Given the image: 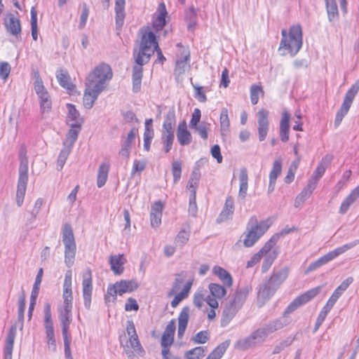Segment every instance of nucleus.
<instances>
[{"label":"nucleus","instance_id":"1","mask_svg":"<svg viewBox=\"0 0 359 359\" xmlns=\"http://www.w3.org/2000/svg\"><path fill=\"white\" fill-rule=\"evenodd\" d=\"M142 33L140 50L135 57L136 64L143 65L149 62L150 57L156 51L157 53L156 62L163 63L165 57L163 56L161 48L156 39V36L154 32L149 29V27L145 29H142Z\"/></svg>","mask_w":359,"mask_h":359},{"label":"nucleus","instance_id":"2","mask_svg":"<svg viewBox=\"0 0 359 359\" xmlns=\"http://www.w3.org/2000/svg\"><path fill=\"white\" fill-rule=\"evenodd\" d=\"M290 273L288 267L273 271L271 276L259 286L257 291L258 299L265 302L271 299L276 290L287 278Z\"/></svg>","mask_w":359,"mask_h":359},{"label":"nucleus","instance_id":"3","mask_svg":"<svg viewBox=\"0 0 359 359\" xmlns=\"http://www.w3.org/2000/svg\"><path fill=\"white\" fill-rule=\"evenodd\" d=\"M282 39L280 43L279 50H285L294 56L301 49L303 44L302 29L299 25L292 26L288 33L285 29L281 31Z\"/></svg>","mask_w":359,"mask_h":359},{"label":"nucleus","instance_id":"4","mask_svg":"<svg viewBox=\"0 0 359 359\" xmlns=\"http://www.w3.org/2000/svg\"><path fill=\"white\" fill-rule=\"evenodd\" d=\"M18 158L20 166L16 191V203L18 206L20 207L23 203L28 182V158L27 156V149L25 145L20 147Z\"/></svg>","mask_w":359,"mask_h":359},{"label":"nucleus","instance_id":"5","mask_svg":"<svg viewBox=\"0 0 359 359\" xmlns=\"http://www.w3.org/2000/svg\"><path fill=\"white\" fill-rule=\"evenodd\" d=\"M113 73L110 66L102 63L89 73L85 83L102 92L106 88L107 82L111 79Z\"/></svg>","mask_w":359,"mask_h":359},{"label":"nucleus","instance_id":"6","mask_svg":"<svg viewBox=\"0 0 359 359\" xmlns=\"http://www.w3.org/2000/svg\"><path fill=\"white\" fill-rule=\"evenodd\" d=\"M269 222L262 221L259 223L255 216L250 218L244 233L243 244L245 247H252L269 228Z\"/></svg>","mask_w":359,"mask_h":359},{"label":"nucleus","instance_id":"7","mask_svg":"<svg viewBox=\"0 0 359 359\" xmlns=\"http://www.w3.org/2000/svg\"><path fill=\"white\" fill-rule=\"evenodd\" d=\"M358 244H359V240H355L353 242L338 247L332 251H330L327 254L318 258L315 262L311 263L304 271V274H309V273L318 269L323 265H325L328 262L332 261L336 257L342 255L347 250L354 248Z\"/></svg>","mask_w":359,"mask_h":359},{"label":"nucleus","instance_id":"8","mask_svg":"<svg viewBox=\"0 0 359 359\" xmlns=\"http://www.w3.org/2000/svg\"><path fill=\"white\" fill-rule=\"evenodd\" d=\"M62 234V243L65 245V263L68 268H70L75 261L76 245L73 229L69 224H64Z\"/></svg>","mask_w":359,"mask_h":359},{"label":"nucleus","instance_id":"9","mask_svg":"<svg viewBox=\"0 0 359 359\" xmlns=\"http://www.w3.org/2000/svg\"><path fill=\"white\" fill-rule=\"evenodd\" d=\"M126 332L129 339L126 344L122 345V346L128 358L131 359L134 356V353H136L140 356H143L145 351L140 344L135 324L132 320L127 321Z\"/></svg>","mask_w":359,"mask_h":359},{"label":"nucleus","instance_id":"10","mask_svg":"<svg viewBox=\"0 0 359 359\" xmlns=\"http://www.w3.org/2000/svg\"><path fill=\"white\" fill-rule=\"evenodd\" d=\"M322 285L313 287L297 297L286 308L283 313V316H285L287 314L292 313L299 306L306 304L307 302L313 299L314 297H316L318 294L320 293V292L322 291Z\"/></svg>","mask_w":359,"mask_h":359},{"label":"nucleus","instance_id":"11","mask_svg":"<svg viewBox=\"0 0 359 359\" xmlns=\"http://www.w3.org/2000/svg\"><path fill=\"white\" fill-rule=\"evenodd\" d=\"M82 280V292L84 302V306L88 310L90 309L91 305V298L93 293V280L92 272L90 269H88L83 273Z\"/></svg>","mask_w":359,"mask_h":359},{"label":"nucleus","instance_id":"12","mask_svg":"<svg viewBox=\"0 0 359 359\" xmlns=\"http://www.w3.org/2000/svg\"><path fill=\"white\" fill-rule=\"evenodd\" d=\"M175 328V320L172 319L166 326L161 337L162 355L165 356L166 354L169 353V346L173 343Z\"/></svg>","mask_w":359,"mask_h":359},{"label":"nucleus","instance_id":"13","mask_svg":"<svg viewBox=\"0 0 359 359\" xmlns=\"http://www.w3.org/2000/svg\"><path fill=\"white\" fill-rule=\"evenodd\" d=\"M359 91V79L352 85L350 89L346 92L343 103L337 111V114L345 116L349 111L353 101Z\"/></svg>","mask_w":359,"mask_h":359},{"label":"nucleus","instance_id":"14","mask_svg":"<svg viewBox=\"0 0 359 359\" xmlns=\"http://www.w3.org/2000/svg\"><path fill=\"white\" fill-rule=\"evenodd\" d=\"M269 111L264 109L257 112L258 136L259 140L262 142L265 140L269 128Z\"/></svg>","mask_w":359,"mask_h":359},{"label":"nucleus","instance_id":"15","mask_svg":"<svg viewBox=\"0 0 359 359\" xmlns=\"http://www.w3.org/2000/svg\"><path fill=\"white\" fill-rule=\"evenodd\" d=\"M72 307H58L59 319L62 327V334H69V325L72 321Z\"/></svg>","mask_w":359,"mask_h":359},{"label":"nucleus","instance_id":"16","mask_svg":"<svg viewBox=\"0 0 359 359\" xmlns=\"http://www.w3.org/2000/svg\"><path fill=\"white\" fill-rule=\"evenodd\" d=\"M4 25L8 32L18 36L21 33V24L19 18L12 13H7L4 20Z\"/></svg>","mask_w":359,"mask_h":359},{"label":"nucleus","instance_id":"17","mask_svg":"<svg viewBox=\"0 0 359 359\" xmlns=\"http://www.w3.org/2000/svg\"><path fill=\"white\" fill-rule=\"evenodd\" d=\"M85 86L86 88L83 97V104L85 108L91 109L102 91L96 88H93L86 83H85Z\"/></svg>","mask_w":359,"mask_h":359},{"label":"nucleus","instance_id":"18","mask_svg":"<svg viewBox=\"0 0 359 359\" xmlns=\"http://www.w3.org/2000/svg\"><path fill=\"white\" fill-rule=\"evenodd\" d=\"M234 212V201L232 196L226 198L224 206L217 219V223L224 222L232 217Z\"/></svg>","mask_w":359,"mask_h":359},{"label":"nucleus","instance_id":"19","mask_svg":"<svg viewBox=\"0 0 359 359\" xmlns=\"http://www.w3.org/2000/svg\"><path fill=\"white\" fill-rule=\"evenodd\" d=\"M17 332V326L13 325L11 327L6 339L4 348V359H12L14 341Z\"/></svg>","mask_w":359,"mask_h":359},{"label":"nucleus","instance_id":"20","mask_svg":"<svg viewBox=\"0 0 359 359\" xmlns=\"http://www.w3.org/2000/svg\"><path fill=\"white\" fill-rule=\"evenodd\" d=\"M177 138L180 144L182 146L188 145L191 142L192 136L190 132L187 130L185 121H182L179 123L177 130Z\"/></svg>","mask_w":359,"mask_h":359},{"label":"nucleus","instance_id":"21","mask_svg":"<svg viewBox=\"0 0 359 359\" xmlns=\"http://www.w3.org/2000/svg\"><path fill=\"white\" fill-rule=\"evenodd\" d=\"M190 309L189 306H184L182 308L181 312L178 316V330L177 337L182 338L187 329L189 318Z\"/></svg>","mask_w":359,"mask_h":359},{"label":"nucleus","instance_id":"22","mask_svg":"<svg viewBox=\"0 0 359 359\" xmlns=\"http://www.w3.org/2000/svg\"><path fill=\"white\" fill-rule=\"evenodd\" d=\"M78 123H69L70 129L68 131L65 141L63 142L64 147L72 148L74 142L77 140L79 133L81 130V125Z\"/></svg>","mask_w":359,"mask_h":359},{"label":"nucleus","instance_id":"23","mask_svg":"<svg viewBox=\"0 0 359 359\" xmlns=\"http://www.w3.org/2000/svg\"><path fill=\"white\" fill-rule=\"evenodd\" d=\"M240 310V309L237 308L234 305L231 303H228L223 311L221 318V326L226 327L231 320L235 317L237 312Z\"/></svg>","mask_w":359,"mask_h":359},{"label":"nucleus","instance_id":"24","mask_svg":"<svg viewBox=\"0 0 359 359\" xmlns=\"http://www.w3.org/2000/svg\"><path fill=\"white\" fill-rule=\"evenodd\" d=\"M57 79L60 85L69 93L74 91L75 86L72 83L70 76L67 71L60 69L57 72Z\"/></svg>","mask_w":359,"mask_h":359},{"label":"nucleus","instance_id":"25","mask_svg":"<svg viewBox=\"0 0 359 359\" xmlns=\"http://www.w3.org/2000/svg\"><path fill=\"white\" fill-rule=\"evenodd\" d=\"M359 198V185L355 187L351 194L344 200L339 208V213L345 214L350 206Z\"/></svg>","mask_w":359,"mask_h":359},{"label":"nucleus","instance_id":"26","mask_svg":"<svg viewBox=\"0 0 359 359\" xmlns=\"http://www.w3.org/2000/svg\"><path fill=\"white\" fill-rule=\"evenodd\" d=\"M249 291L250 288L248 287L237 289L232 301L229 303L241 309L247 299Z\"/></svg>","mask_w":359,"mask_h":359},{"label":"nucleus","instance_id":"27","mask_svg":"<svg viewBox=\"0 0 359 359\" xmlns=\"http://www.w3.org/2000/svg\"><path fill=\"white\" fill-rule=\"evenodd\" d=\"M248 170L245 168H242L239 172V191L238 198L245 199L247 195V191L248 189Z\"/></svg>","mask_w":359,"mask_h":359},{"label":"nucleus","instance_id":"28","mask_svg":"<svg viewBox=\"0 0 359 359\" xmlns=\"http://www.w3.org/2000/svg\"><path fill=\"white\" fill-rule=\"evenodd\" d=\"M125 4L126 0H116V25L118 29H121L123 25L125 19Z\"/></svg>","mask_w":359,"mask_h":359},{"label":"nucleus","instance_id":"29","mask_svg":"<svg viewBox=\"0 0 359 359\" xmlns=\"http://www.w3.org/2000/svg\"><path fill=\"white\" fill-rule=\"evenodd\" d=\"M158 16L154 19L152 22L153 28L158 32L161 30L165 25V15H167V11L165 8V6L163 3L160 4L158 6Z\"/></svg>","mask_w":359,"mask_h":359},{"label":"nucleus","instance_id":"30","mask_svg":"<svg viewBox=\"0 0 359 359\" xmlns=\"http://www.w3.org/2000/svg\"><path fill=\"white\" fill-rule=\"evenodd\" d=\"M110 169V164L109 162L102 163L97 170V185L99 188L102 187L108 178V175Z\"/></svg>","mask_w":359,"mask_h":359},{"label":"nucleus","instance_id":"31","mask_svg":"<svg viewBox=\"0 0 359 359\" xmlns=\"http://www.w3.org/2000/svg\"><path fill=\"white\" fill-rule=\"evenodd\" d=\"M212 272L226 286L231 287L233 285V278L231 274L224 268L215 266Z\"/></svg>","mask_w":359,"mask_h":359},{"label":"nucleus","instance_id":"32","mask_svg":"<svg viewBox=\"0 0 359 359\" xmlns=\"http://www.w3.org/2000/svg\"><path fill=\"white\" fill-rule=\"evenodd\" d=\"M125 263V259L123 255H118V256H110L109 264L111 265V269L116 275H120L123 271V264Z\"/></svg>","mask_w":359,"mask_h":359},{"label":"nucleus","instance_id":"33","mask_svg":"<svg viewBox=\"0 0 359 359\" xmlns=\"http://www.w3.org/2000/svg\"><path fill=\"white\" fill-rule=\"evenodd\" d=\"M116 287L118 288L119 295H123L126 292H132L138 287V284L135 280H121L116 282Z\"/></svg>","mask_w":359,"mask_h":359},{"label":"nucleus","instance_id":"34","mask_svg":"<svg viewBox=\"0 0 359 359\" xmlns=\"http://www.w3.org/2000/svg\"><path fill=\"white\" fill-rule=\"evenodd\" d=\"M175 124L176 117L175 111L170 110L165 116L162 132H174Z\"/></svg>","mask_w":359,"mask_h":359},{"label":"nucleus","instance_id":"35","mask_svg":"<svg viewBox=\"0 0 359 359\" xmlns=\"http://www.w3.org/2000/svg\"><path fill=\"white\" fill-rule=\"evenodd\" d=\"M287 323H288L284 318H278L269 321L267 324L264 325V327L269 335L273 333L274 332L282 329L285 325H287Z\"/></svg>","mask_w":359,"mask_h":359},{"label":"nucleus","instance_id":"36","mask_svg":"<svg viewBox=\"0 0 359 359\" xmlns=\"http://www.w3.org/2000/svg\"><path fill=\"white\" fill-rule=\"evenodd\" d=\"M67 107L68 109L67 123H78V122H80L79 125H82L83 122V118L80 116V114L75 108V106L72 104H67Z\"/></svg>","mask_w":359,"mask_h":359},{"label":"nucleus","instance_id":"37","mask_svg":"<svg viewBox=\"0 0 359 359\" xmlns=\"http://www.w3.org/2000/svg\"><path fill=\"white\" fill-rule=\"evenodd\" d=\"M192 285V281H188L184 286L182 290L178 293L172 300L170 304L172 308H175L185 298L187 297Z\"/></svg>","mask_w":359,"mask_h":359},{"label":"nucleus","instance_id":"38","mask_svg":"<svg viewBox=\"0 0 359 359\" xmlns=\"http://www.w3.org/2000/svg\"><path fill=\"white\" fill-rule=\"evenodd\" d=\"M220 130L222 136L227 135L229 131L230 121L228 116V109L223 108L222 109L220 117Z\"/></svg>","mask_w":359,"mask_h":359},{"label":"nucleus","instance_id":"39","mask_svg":"<svg viewBox=\"0 0 359 359\" xmlns=\"http://www.w3.org/2000/svg\"><path fill=\"white\" fill-rule=\"evenodd\" d=\"M186 21L187 22V29L193 32L197 25V13L194 7H191L186 12Z\"/></svg>","mask_w":359,"mask_h":359},{"label":"nucleus","instance_id":"40","mask_svg":"<svg viewBox=\"0 0 359 359\" xmlns=\"http://www.w3.org/2000/svg\"><path fill=\"white\" fill-rule=\"evenodd\" d=\"M230 344V340H226L217 346L207 357L206 359H220Z\"/></svg>","mask_w":359,"mask_h":359},{"label":"nucleus","instance_id":"41","mask_svg":"<svg viewBox=\"0 0 359 359\" xmlns=\"http://www.w3.org/2000/svg\"><path fill=\"white\" fill-rule=\"evenodd\" d=\"M328 19L330 22L339 17V12L336 0H325Z\"/></svg>","mask_w":359,"mask_h":359},{"label":"nucleus","instance_id":"42","mask_svg":"<svg viewBox=\"0 0 359 359\" xmlns=\"http://www.w3.org/2000/svg\"><path fill=\"white\" fill-rule=\"evenodd\" d=\"M280 238V234H274L258 252L262 257L267 256Z\"/></svg>","mask_w":359,"mask_h":359},{"label":"nucleus","instance_id":"43","mask_svg":"<svg viewBox=\"0 0 359 359\" xmlns=\"http://www.w3.org/2000/svg\"><path fill=\"white\" fill-rule=\"evenodd\" d=\"M175 135L174 132H162L161 133V142L163 144V149L165 153L170 151L174 142Z\"/></svg>","mask_w":359,"mask_h":359},{"label":"nucleus","instance_id":"44","mask_svg":"<svg viewBox=\"0 0 359 359\" xmlns=\"http://www.w3.org/2000/svg\"><path fill=\"white\" fill-rule=\"evenodd\" d=\"M256 344H257L254 341L252 336L250 334L245 338L238 340L235 344V348L244 351L255 346Z\"/></svg>","mask_w":359,"mask_h":359},{"label":"nucleus","instance_id":"45","mask_svg":"<svg viewBox=\"0 0 359 359\" xmlns=\"http://www.w3.org/2000/svg\"><path fill=\"white\" fill-rule=\"evenodd\" d=\"M206 348L203 346H197L187 351L184 354L186 359H202L205 355Z\"/></svg>","mask_w":359,"mask_h":359},{"label":"nucleus","instance_id":"46","mask_svg":"<svg viewBox=\"0 0 359 359\" xmlns=\"http://www.w3.org/2000/svg\"><path fill=\"white\" fill-rule=\"evenodd\" d=\"M208 288L212 296L215 298L222 299L226 294V289L219 284L210 283Z\"/></svg>","mask_w":359,"mask_h":359},{"label":"nucleus","instance_id":"47","mask_svg":"<svg viewBox=\"0 0 359 359\" xmlns=\"http://www.w3.org/2000/svg\"><path fill=\"white\" fill-rule=\"evenodd\" d=\"M282 171V159L280 158H276L273 163V168L269 173V181H275L278 177L280 175Z\"/></svg>","mask_w":359,"mask_h":359},{"label":"nucleus","instance_id":"48","mask_svg":"<svg viewBox=\"0 0 359 359\" xmlns=\"http://www.w3.org/2000/svg\"><path fill=\"white\" fill-rule=\"evenodd\" d=\"M63 304L61 306L72 307L73 294L72 286H63L62 292Z\"/></svg>","mask_w":359,"mask_h":359},{"label":"nucleus","instance_id":"49","mask_svg":"<svg viewBox=\"0 0 359 359\" xmlns=\"http://www.w3.org/2000/svg\"><path fill=\"white\" fill-rule=\"evenodd\" d=\"M326 170V165L323 163H320L317 166L316 169L313 172L311 179L309 180L311 183L317 186L318 182L324 175Z\"/></svg>","mask_w":359,"mask_h":359},{"label":"nucleus","instance_id":"50","mask_svg":"<svg viewBox=\"0 0 359 359\" xmlns=\"http://www.w3.org/2000/svg\"><path fill=\"white\" fill-rule=\"evenodd\" d=\"M250 100L252 104H256L259 100V95H264V92L261 85H252L250 87Z\"/></svg>","mask_w":359,"mask_h":359},{"label":"nucleus","instance_id":"51","mask_svg":"<svg viewBox=\"0 0 359 359\" xmlns=\"http://www.w3.org/2000/svg\"><path fill=\"white\" fill-rule=\"evenodd\" d=\"M251 335L256 344H262L265 341L266 337L269 336V334L264 326H263L252 332Z\"/></svg>","mask_w":359,"mask_h":359},{"label":"nucleus","instance_id":"52","mask_svg":"<svg viewBox=\"0 0 359 359\" xmlns=\"http://www.w3.org/2000/svg\"><path fill=\"white\" fill-rule=\"evenodd\" d=\"M278 254V252L276 250H273L271 253H269L265 257L262 266V271L263 273L266 272L269 269L273 262L276 259Z\"/></svg>","mask_w":359,"mask_h":359},{"label":"nucleus","instance_id":"53","mask_svg":"<svg viewBox=\"0 0 359 359\" xmlns=\"http://www.w3.org/2000/svg\"><path fill=\"white\" fill-rule=\"evenodd\" d=\"M31 29L32 36L34 41H36L38 39L37 12L34 7L31 9Z\"/></svg>","mask_w":359,"mask_h":359},{"label":"nucleus","instance_id":"54","mask_svg":"<svg viewBox=\"0 0 359 359\" xmlns=\"http://www.w3.org/2000/svg\"><path fill=\"white\" fill-rule=\"evenodd\" d=\"M34 90L39 99L48 94V92L43 86L41 78L39 75L35 78Z\"/></svg>","mask_w":359,"mask_h":359},{"label":"nucleus","instance_id":"55","mask_svg":"<svg viewBox=\"0 0 359 359\" xmlns=\"http://www.w3.org/2000/svg\"><path fill=\"white\" fill-rule=\"evenodd\" d=\"M118 291L116 283L109 285L107 287V294L104 296L105 301L114 302L116 299V295L119 294Z\"/></svg>","mask_w":359,"mask_h":359},{"label":"nucleus","instance_id":"56","mask_svg":"<svg viewBox=\"0 0 359 359\" xmlns=\"http://www.w3.org/2000/svg\"><path fill=\"white\" fill-rule=\"evenodd\" d=\"M44 326L46 330L53 329V323L52 321L50 306L46 304L44 306Z\"/></svg>","mask_w":359,"mask_h":359},{"label":"nucleus","instance_id":"57","mask_svg":"<svg viewBox=\"0 0 359 359\" xmlns=\"http://www.w3.org/2000/svg\"><path fill=\"white\" fill-rule=\"evenodd\" d=\"M71 150H72V149L69 147H64V148L61 150V151L59 154V156L57 158V166L58 169L61 170L63 168V166L68 158V156L69 155V154L71 152Z\"/></svg>","mask_w":359,"mask_h":359},{"label":"nucleus","instance_id":"58","mask_svg":"<svg viewBox=\"0 0 359 359\" xmlns=\"http://www.w3.org/2000/svg\"><path fill=\"white\" fill-rule=\"evenodd\" d=\"M46 334L48 350L50 351L51 352H55L57 345L55 338L54 329L46 330Z\"/></svg>","mask_w":359,"mask_h":359},{"label":"nucleus","instance_id":"59","mask_svg":"<svg viewBox=\"0 0 359 359\" xmlns=\"http://www.w3.org/2000/svg\"><path fill=\"white\" fill-rule=\"evenodd\" d=\"M52 107V101L49 93L40 98V108L41 113L49 112Z\"/></svg>","mask_w":359,"mask_h":359},{"label":"nucleus","instance_id":"60","mask_svg":"<svg viewBox=\"0 0 359 359\" xmlns=\"http://www.w3.org/2000/svg\"><path fill=\"white\" fill-rule=\"evenodd\" d=\"M172 172L173 175V182L177 183L181 178L182 163L180 161H175L172 164Z\"/></svg>","mask_w":359,"mask_h":359},{"label":"nucleus","instance_id":"61","mask_svg":"<svg viewBox=\"0 0 359 359\" xmlns=\"http://www.w3.org/2000/svg\"><path fill=\"white\" fill-rule=\"evenodd\" d=\"M331 309H332L331 308H330L329 306H327L326 305L323 308V309L320 312V313L316 319L313 332H316L318 330L320 326L322 325V323L325 320L327 313L330 312V311Z\"/></svg>","mask_w":359,"mask_h":359},{"label":"nucleus","instance_id":"62","mask_svg":"<svg viewBox=\"0 0 359 359\" xmlns=\"http://www.w3.org/2000/svg\"><path fill=\"white\" fill-rule=\"evenodd\" d=\"M210 339V334L208 331L204 330L198 332L195 336H194L191 339V341L194 344H205Z\"/></svg>","mask_w":359,"mask_h":359},{"label":"nucleus","instance_id":"63","mask_svg":"<svg viewBox=\"0 0 359 359\" xmlns=\"http://www.w3.org/2000/svg\"><path fill=\"white\" fill-rule=\"evenodd\" d=\"M189 233L185 230L180 231L175 238V245L179 247L184 246L189 241Z\"/></svg>","mask_w":359,"mask_h":359},{"label":"nucleus","instance_id":"64","mask_svg":"<svg viewBox=\"0 0 359 359\" xmlns=\"http://www.w3.org/2000/svg\"><path fill=\"white\" fill-rule=\"evenodd\" d=\"M26 306V299L24 292L19 297L18 301V320L22 322Z\"/></svg>","mask_w":359,"mask_h":359}]
</instances>
